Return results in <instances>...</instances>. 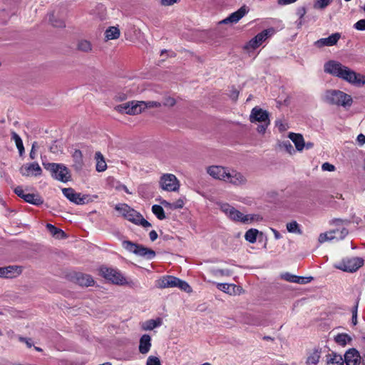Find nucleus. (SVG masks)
<instances>
[{
  "mask_svg": "<svg viewBox=\"0 0 365 365\" xmlns=\"http://www.w3.org/2000/svg\"><path fill=\"white\" fill-rule=\"evenodd\" d=\"M287 230L289 232L302 234V230L299 228V224L297 221H292L287 224Z\"/></svg>",
  "mask_w": 365,
  "mask_h": 365,
  "instance_id": "obj_39",
  "label": "nucleus"
},
{
  "mask_svg": "<svg viewBox=\"0 0 365 365\" xmlns=\"http://www.w3.org/2000/svg\"><path fill=\"white\" fill-rule=\"evenodd\" d=\"M333 0H317L314 4L315 9H323L329 6Z\"/></svg>",
  "mask_w": 365,
  "mask_h": 365,
  "instance_id": "obj_41",
  "label": "nucleus"
},
{
  "mask_svg": "<svg viewBox=\"0 0 365 365\" xmlns=\"http://www.w3.org/2000/svg\"><path fill=\"white\" fill-rule=\"evenodd\" d=\"M340 38L341 34L339 33H334L327 38H322L317 40L314 44L318 48H322L324 46H332L336 44Z\"/></svg>",
  "mask_w": 365,
  "mask_h": 365,
  "instance_id": "obj_20",
  "label": "nucleus"
},
{
  "mask_svg": "<svg viewBox=\"0 0 365 365\" xmlns=\"http://www.w3.org/2000/svg\"><path fill=\"white\" fill-rule=\"evenodd\" d=\"M258 233L259 231L257 229H250L245 232V239L250 243H255Z\"/></svg>",
  "mask_w": 365,
  "mask_h": 365,
  "instance_id": "obj_36",
  "label": "nucleus"
},
{
  "mask_svg": "<svg viewBox=\"0 0 365 365\" xmlns=\"http://www.w3.org/2000/svg\"><path fill=\"white\" fill-rule=\"evenodd\" d=\"M123 247L127 251L132 252L138 256L151 259L155 257V252L149 248L143 247L141 245L134 243L129 240H124L122 242Z\"/></svg>",
  "mask_w": 365,
  "mask_h": 365,
  "instance_id": "obj_6",
  "label": "nucleus"
},
{
  "mask_svg": "<svg viewBox=\"0 0 365 365\" xmlns=\"http://www.w3.org/2000/svg\"><path fill=\"white\" fill-rule=\"evenodd\" d=\"M77 48L78 51L89 53L92 51V44L91 43L86 39H81L77 43Z\"/></svg>",
  "mask_w": 365,
  "mask_h": 365,
  "instance_id": "obj_28",
  "label": "nucleus"
},
{
  "mask_svg": "<svg viewBox=\"0 0 365 365\" xmlns=\"http://www.w3.org/2000/svg\"><path fill=\"white\" fill-rule=\"evenodd\" d=\"M324 71L340 78L349 83L361 86V74L357 73L349 68L335 61H329L324 64Z\"/></svg>",
  "mask_w": 365,
  "mask_h": 365,
  "instance_id": "obj_1",
  "label": "nucleus"
},
{
  "mask_svg": "<svg viewBox=\"0 0 365 365\" xmlns=\"http://www.w3.org/2000/svg\"><path fill=\"white\" fill-rule=\"evenodd\" d=\"M364 259L361 257H351L344 259L336 267L344 272H354L364 264Z\"/></svg>",
  "mask_w": 365,
  "mask_h": 365,
  "instance_id": "obj_8",
  "label": "nucleus"
},
{
  "mask_svg": "<svg viewBox=\"0 0 365 365\" xmlns=\"http://www.w3.org/2000/svg\"><path fill=\"white\" fill-rule=\"evenodd\" d=\"M26 202L31 203L35 205H41L43 201L42 198L37 194L29 193L24 196V199Z\"/></svg>",
  "mask_w": 365,
  "mask_h": 365,
  "instance_id": "obj_29",
  "label": "nucleus"
},
{
  "mask_svg": "<svg viewBox=\"0 0 365 365\" xmlns=\"http://www.w3.org/2000/svg\"><path fill=\"white\" fill-rule=\"evenodd\" d=\"M282 278L285 279L287 282H294L296 281V279H297V276L293 275L289 273H286L282 275Z\"/></svg>",
  "mask_w": 365,
  "mask_h": 365,
  "instance_id": "obj_55",
  "label": "nucleus"
},
{
  "mask_svg": "<svg viewBox=\"0 0 365 365\" xmlns=\"http://www.w3.org/2000/svg\"><path fill=\"white\" fill-rule=\"evenodd\" d=\"M149 237L152 242L155 241L158 238V234L155 230H152L149 233Z\"/></svg>",
  "mask_w": 365,
  "mask_h": 365,
  "instance_id": "obj_63",
  "label": "nucleus"
},
{
  "mask_svg": "<svg viewBox=\"0 0 365 365\" xmlns=\"http://www.w3.org/2000/svg\"><path fill=\"white\" fill-rule=\"evenodd\" d=\"M43 168L51 173L54 179L66 182L71 180V175L68 168L61 163H43Z\"/></svg>",
  "mask_w": 365,
  "mask_h": 365,
  "instance_id": "obj_3",
  "label": "nucleus"
},
{
  "mask_svg": "<svg viewBox=\"0 0 365 365\" xmlns=\"http://www.w3.org/2000/svg\"><path fill=\"white\" fill-rule=\"evenodd\" d=\"M101 274L113 284L123 285L127 284L126 279L116 269L103 266L100 268Z\"/></svg>",
  "mask_w": 365,
  "mask_h": 365,
  "instance_id": "obj_7",
  "label": "nucleus"
},
{
  "mask_svg": "<svg viewBox=\"0 0 365 365\" xmlns=\"http://www.w3.org/2000/svg\"><path fill=\"white\" fill-rule=\"evenodd\" d=\"M217 287L225 293L232 294L235 293L236 286L234 284L218 283Z\"/></svg>",
  "mask_w": 365,
  "mask_h": 365,
  "instance_id": "obj_31",
  "label": "nucleus"
},
{
  "mask_svg": "<svg viewBox=\"0 0 365 365\" xmlns=\"http://www.w3.org/2000/svg\"><path fill=\"white\" fill-rule=\"evenodd\" d=\"M11 138L14 140L20 155H22L24 152V147L21 137L16 132L13 131L11 132Z\"/></svg>",
  "mask_w": 365,
  "mask_h": 365,
  "instance_id": "obj_35",
  "label": "nucleus"
},
{
  "mask_svg": "<svg viewBox=\"0 0 365 365\" xmlns=\"http://www.w3.org/2000/svg\"><path fill=\"white\" fill-rule=\"evenodd\" d=\"M152 212L158 217V219L160 220L165 219V212L162 206L158 205H153Z\"/></svg>",
  "mask_w": 365,
  "mask_h": 365,
  "instance_id": "obj_38",
  "label": "nucleus"
},
{
  "mask_svg": "<svg viewBox=\"0 0 365 365\" xmlns=\"http://www.w3.org/2000/svg\"><path fill=\"white\" fill-rule=\"evenodd\" d=\"M250 120L251 123L267 122V123H270L269 114L267 110L256 106L251 110V113L250 115Z\"/></svg>",
  "mask_w": 365,
  "mask_h": 365,
  "instance_id": "obj_13",
  "label": "nucleus"
},
{
  "mask_svg": "<svg viewBox=\"0 0 365 365\" xmlns=\"http://www.w3.org/2000/svg\"><path fill=\"white\" fill-rule=\"evenodd\" d=\"M327 365H344V361L341 356L334 355L328 361Z\"/></svg>",
  "mask_w": 365,
  "mask_h": 365,
  "instance_id": "obj_42",
  "label": "nucleus"
},
{
  "mask_svg": "<svg viewBox=\"0 0 365 365\" xmlns=\"http://www.w3.org/2000/svg\"><path fill=\"white\" fill-rule=\"evenodd\" d=\"M139 108L138 101H130L115 106V110L121 113L137 115L140 113Z\"/></svg>",
  "mask_w": 365,
  "mask_h": 365,
  "instance_id": "obj_14",
  "label": "nucleus"
},
{
  "mask_svg": "<svg viewBox=\"0 0 365 365\" xmlns=\"http://www.w3.org/2000/svg\"><path fill=\"white\" fill-rule=\"evenodd\" d=\"M289 138L294 143L297 151H302L304 148L305 142L302 135L299 133H289Z\"/></svg>",
  "mask_w": 365,
  "mask_h": 365,
  "instance_id": "obj_22",
  "label": "nucleus"
},
{
  "mask_svg": "<svg viewBox=\"0 0 365 365\" xmlns=\"http://www.w3.org/2000/svg\"><path fill=\"white\" fill-rule=\"evenodd\" d=\"M156 286L160 289L178 287L182 291L189 292L190 285L185 281L171 275L164 276L156 281Z\"/></svg>",
  "mask_w": 365,
  "mask_h": 365,
  "instance_id": "obj_5",
  "label": "nucleus"
},
{
  "mask_svg": "<svg viewBox=\"0 0 365 365\" xmlns=\"http://www.w3.org/2000/svg\"><path fill=\"white\" fill-rule=\"evenodd\" d=\"M357 309L358 304H356L352 309L351 323L354 326L356 325L357 324Z\"/></svg>",
  "mask_w": 365,
  "mask_h": 365,
  "instance_id": "obj_53",
  "label": "nucleus"
},
{
  "mask_svg": "<svg viewBox=\"0 0 365 365\" xmlns=\"http://www.w3.org/2000/svg\"><path fill=\"white\" fill-rule=\"evenodd\" d=\"M62 192L67 199L76 205H84L88 202L87 195H82L81 193L75 192L73 188H63Z\"/></svg>",
  "mask_w": 365,
  "mask_h": 365,
  "instance_id": "obj_12",
  "label": "nucleus"
},
{
  "mask_svg": "<svg viewBox=\"0 0 365 365\" xmlns=\"http://www.w3.org/2000/svg\"><path fill=\"white\" fill-rule=\"evenodd\" d=\"M322 170L324 171H329V172H331V171H334L335 170V167L334 165L332 164H330L329 163H324L322 164Z\"/></svg>",
  "mask_w": 365,
  "mask_h": 365,
  "instance_id": "obj_56",
  "label": "nucleus"
},
{
  "mask_svg": "<svg viewBox=\"0 0 365 365\" xmlns=\"http://www.w3.org/2000/svg\"><path fill=\"white\" fill-rule=\"evenodd\" d=\"M76 280L77 284L84 287L91 286L94 283L93 278L90 275L83 273L76 274Z\"/></svg>",
  "mask_w": 365,
  "mask_h": 365,
  "instance_id": "obj_24",
  "label": "nucleus"
},
{
  "mask_svg": "<svg viewBox=\"0 0 365 365\" xmlns=\"http://www.w3.org/2000/svg\"><path fill=\"white\" fill-rule=\"evenodd\" d=\"M238 96H239V91L236 89L232 90L230 93V97L233 101H237V99L238 98Z\"/></svg>",
  "mask_w": 365,
  "mask_h": 365,
  "instance_id": "obj_60",
  "label": "nucleus"
},
{
  "mask_svg": "<svg viewBox=\"0 0 365 365\" xmlns=\"http://www.w3.org/2000/svg\"><path fill=\"white\" fill-rule=\"evenodd\" d=\"M307 13V9L305 6H300L297 9L296 14L299 19H303Z\"/></svg>",
  "mask_w": 365,
  "mask_h": 365,
  "instance_id": "obj_54",
  "label": "nucleus"
},
{
  "mask_svg": "<svg viewBox=\"0 0 365 365\" xmlns=\"http://www.w3.org/2000/svg\"><path fill=\"white\" fill-rule=\"evenodd\" d=\"M357 140L360 145L365 143V136L363 134H359L357 136Z\"/></svg>",
  "mask_w": 365,
  "mask_h": 365,
  "instance_id": "obj_64",
  "label": "nucleus"
},
{
  "mask_svg": "<svg viewBox=\"0 0 365 365\" xmlns=\"http://www.w3.org/2000/svg\"><path fill=\"white\" fill-rule=\"evenodd\" d=\"M146 365H161L158 357L150 356L146 361Z\"/></svg>",
  "mask_w": 365,
  "mask_h": 365,
  "instance_id": "obj_44",
  "label": "nucleus"
},
{
  "mask_svg": "<svg viewBox=\"0 0 365 365\" xmlns=\"http://www.w3.org/2000/svg\"><path fill=\"white\" fill-rule=\"evenodd\" d=\"M262 124L258 125L257 130L259 133H264L267 127L270 123H267V122L261 123Z\"/></svg>",
  "mask_w": 365,
  "mask_h": 365,
  "instance_id": "obj_57",
  "label": "nucleus"
},
{
  "mask_svg": "<svg viewBox=\"0 0 365 365\" xmlns=\"http://www.w3.org/2000/svg\"><path fill=\"white\" fill-rule=\"evenodd\" d=\"M348 235L347 229L343 227L341 230L336 229L331 230L328 232L322 233L319 235L318 240L319 243H324L327 241L332 240H343Z\"/></svg>",
  "mask_w": 365,
  "mask_h": 365,
  "instance_id": "obj_11",
  "label": "nucleus"
},
{
  "mask_svg": "<svg viewBox=\"0 0 365 365\" xmlns=\"http://www.w3.org/2000/svg\"><path fill=\"white\" fill-rule=\"evenodd\" d=\"M120 30L115 26H110L105 31L106 41L117 39L120 37Z\"/></svg>",
  "mask_w": 365,
  "mask_h": 365,
  "instance_id": "obj_26",
  "label": "nucleus"
},
{
  "mask_svg": "<svg viewBox=\"0 0 365 365\" xmlns=\"http://www.w3.org/2000/svg\"><path fill=\"white\" fill-rule=\"evenodd\" d=\"M228 169L220 165H212L207 168V173L212 178L224 181L226 180Z\"/></svg>",
  "mask_w": 365,
  "mask_h": 365,
  "instance_id": "obj_16",
  "label": "nucleus"
},
{
  "mask_svg": "<svg viewBox=\"0 0 365 365\" xmlns=\"http://www.w3.org/2000/svg\"><path fill=\"white\" fill-rule=\"evenodd\" d=\"M74 166L78 169L81 168L83 164V154L80 150H75L72 154Z\"/></svg>",
  "mask_w": 365,
  "mask_h": 365,
  "instance_id": "obj_34",
  "label": "nucleus"
},
{
  "mask_svg": "<svg viewBox=\"0 0 365 365\" xmlns=\"http://www.w3.org/2000/svg\"><path fill=\"white\" fill-rule=\"evenodd\" d=\"M220 209L229 218L236 222L248 223L255 220H258L259 218V216L255 215H244L227 203L222 204L220 205Z\"/></svg>",
  "mask_w": 365,
  "mask_h": 365,
  "instance_id": "obj_4",
  "label": "nucleus"
},
{
  "mask_svg": "<svg viewBox=\"0 0 365 365\" xmlns=\"http://www.w3.org/2000/svg\"><path fill=\"white\" fill-rule=\"evenodd\" d=\"M334 340L338 344L341 346H345L347 344H349L351 341L352 339L347 334L342 333L337 334L335 336Z\"/></svg>",
  "mask_w": 365,
  "mask_h": 365,
  "instance_id": "obj_33",
  "label": "nucleus"
},
{
  "mask_svg": "<svg viewBox=\"0 0 365 365\" xmlns=\"http://www.w3.org/2000/svg\"><path fill=\"white\" fill-rule=\"evenodd\" d=\"M151 347V337L148 334H143L140 339L139 351L143 354L149 352Z\"/></svg>",
  "mask_w": 365,
  "mask_h": 365,
  "instance_id": "obj_23",
  "label": "nucleus"
},
{
  "mask_svg": "<svg viewBox=\"0 0 365 365\" xmlns=\"http://www.w3.org/2000/svg\"><path fill=\"white\" fill-rule=\"evenodd\" d=\"M160 187L163 190L172 192L179 189L180 183L175 175L170 173L163 174L159 180Z\"/></svg>",
  "mask_w": 365,
  "mask_h": 365,
  "instance_id": "obj_9",
  "label": "nucleus"
},
{
  "mask_svg": "<svg viewBox=\"0 0 365 365\" xmlns=\"http://www.w3.org/2000/svg\"><path fill=\"white\" fill-rule=\"evenodd\" d=\"M48 21L55 27H65L64 21L55 19L54 13L51 12L48 14Z\"/></svg>",
  "mask_w": 365,
  "mask_h": 365,
  "instance_id": "obj_40",
  "label": "nucleus"
},
{
  "mask_svg": "<svg viewBox=\"0 0 365 365\" xmlns=\"http://www.w3.org/2000/svg\"><path fill=\"white\" fill-rule=\"evenodd\" d=\"M321 99L323 102L331 105L349 108L353 103L351 96L341 91L336 89H329L322 95Z\"/></svg>",
  "mask_w": 365,
  "mask_h": 365,
  "instance_id": "obj_2",
  "label": "nucleus"
},
{
  "mask_svg": "<svg viewBox=\"0 0 365 365\" xmlns=\"http://www.w3.org/2000/svg\"><path fill=\"white\" fill-rule=\"evenodd\" d=\"M46 227H47L48 230L50 232V233L53 237H55L58 239L63 238L66 236L65 232L63 230L56 227L54 225H53L51 224H47Z\"/></svg>",
  "mask_w": 365,
  "mask_h": 365,
  "instance_id": "obj_32",
  "label": "nucleus"
},
{
  "mask_svg": "<svg viewBox=\"0 0 365 365\" xmlns=\"http://www.w3.org/2000/svg\"><path fill=\"white\" fill-rule=\"evenodd\" d=\"M227 176H226V180L225 182L231 183L234 185H241L245 184L247 179L240 172L236 170H228Z\"/></svg>",
  "mask_w": 365,
  "mask_h": 365,
  "instance_id": "obj_17",
  "label": "nucleus"
},
{
  "mask_svg": "<svg viewBox=\"0 0 365 365\" xmlns=\"http://www.w3.org/2000/svg\"><path fill=\"white\" fill-rule=\"evenodd\" d=\"M14 192L20 197L24 199V196L26 195V194L24 193V190L21 187L18 186L14 189Z\"/></svg>",
  "mask_w": 365,
  "mask_h": 365,
  "instance_id": "obj_59",
  "label": "nucleus"
},
{
  "mask_svg": "<svg viewBox=\"0 0 365 365\" xmlns=\"http://www.w3.org/2000/svg\"><path fill=\"white\" fill-rule=\"evenodd\" d=\"M163 103L165 106L172 107L175 106V104L176 103V101L173 97L166 96L164 98Z\"/></svg>",
  "mask_w": 365,
  "mask_h": 365,
  "instance_id": "obj_46",
  "label": "nucleus"
},
{
  "mask_svg": "<svg viewBox=\"0 0 365 365\" xmlns=\"http://www.w3.org/2000/svg\"><path fill=\"white\" fill-rule=\"evenodd\" d=\"M95 160L96 162V169L98 172H103L107 169V164L103 154L98 151L95 154Z\"/></svg>",
  "mask_w": 365,
  "mask_h": 365,
  "instance_id": "obj_25",
  "label": "nucleus"
},
{
  "mask_svg": "<svg viewBox=\"0 0 365 365\" xmlns=\"http://www.w3.org/2000/svg\"><path fill=\"white\" fill-rule=\"evenodd\" d=\"M115 209L122 215L125 218L129 212H133V209L126 204L116 205Z\"/></svg>",
  "mask_w": 365,
  "mask_h": 365,
  "instance_id": "obj_37",
  "label": "nucleus"
},
{
  "mask_svg": "<svg viewBox=\"0 0 365 365\" xmlns=\"http://www.w3.org/2000/svg\"><path fill=\"white\" fill-rule=\"evenodd\" d=\"M282 146L288 153L292 155L295 153V150L289 141L284 142Z\"/></svg>",
  "mask_w": 365,
  "mask_h": 365,
  "instance_id": "obj_50",
  "label": "nucleus"
},
{
  "mask_svg": "<svg viewBox=\"0 0 365 365\" xmlns=\"http://www.w3.org/2000/svg\"><path fill=\"white\" fill-rule=\"evenodd\" d=\"M139 108H140V113L143 111L146 108H160L161 106V103L155 101H138Z\"/></svg>",
  "mask_w": 365,
  "mask_h": 365,
  "instance_id": "obj_30",
  "label": "nucleus"
},
{
  "mask_svg": "<svg viewBox=\"0 0 365 365\" xmlns=\"http://www.w3.org/2000/svg\"><path fill=\"white\" fill-rule=\"evenodd\" d=\"M250 9L246 5L241 6L237 11L232 13L229 16L222 21V24H236L245 16Z\"/></svg>",
  "mask_w": 365,
  "mask_h": 365,
  "instance_id": "obj_18",
  "label": "nucleus"
},
{
  "mask_svg": "<svg viewBox=\"0 0 365 365\" xmlns=\"http://www.w3.org/2000/svg\"><path fill=\"white\" fill-rule=\"evenodd\" d=\"M161 324L162 320L160 319H150L142 324V329L145 331L153 330V329L160 327Z\"/></svg>",
  "mask_w": 365,
  "mask_h": 365,
  "instance_id": "obj_27",
  "label": "nucleus"
},
{
  "mask_svg": "<svg viewBox=\"0 0 365 365\" xmlns=\"http://www.w3.org/2000/svg\"><path fill=\"white\" fill-rule=\"evenodd\" d=\"M361 356L355 349H349L344 354V362L346 365H361Z\"/></svg>",
  "mask_w": 365,
  "mask_h": 365,
  "instance_id": "obj_19",
  "label": "nucleus"
},
{
  "mask_svg": "<svg viewBox=\"0 0 365 365\" xmlns=\"http://www.w3.org/2000/svg\"><path fill=\"white\" fill-rule=\"evenodd\" d=\"M180 0H159L161 6H170L174 4L178 3Z\"/></svg>",
  "mask_w": 365,
  "mask_h": 365,
  "instance_id": "obj_52",
  "label": "nucleus"
},
{
  "mask_svg": "<svg viewBox=\"0 0 365 365\" xmlns=\"http://www.w3.org/2000/svg\"><path fill=\"white\" fill-rule=\"evenodd\" d=\"M313 279L312 277H299L297 276V279H296V281H294V283H298L301 284H304L310 282Z\"/></svg>",
  "mask_w": 365,
  "mask_h": 365,
  "instance_id": "obj_47",
  "label": "nucleus"
},
{
  "mask_svg": "<svg viewBox=\"0 0 365 365\" xmlns=\"http://www.w3.org/2000/svg\"><path fill=\"white\" fill-rule=\"evenodd\" d=\"M160 204L164 206L165 207H167V208H170V209H172L173 210V203H170L165 200H163L160 201Z\"/></svg>",
  "mask_w": 365,
  "mask_h": 365,
  "instance_id": "obj_62",
  "label": "nucleus"
},
{
  "mask_svg": "<svg viewBox=\"0 0 365 365\" xmlns=\"http://www.w3.org/2000/svg\"><path fill=\"white\" fill-rule=\"evenodd\" d=\"M20 173L23 176L31 177V176H40L42 173V170L37 163H26L23 165L19 169Z\"/></svg>",
  "mask_w": 365,
  "mask_h": 365,
  "instance_id": "obj_15",
  "label": "nucleus"
},
{
  "mask_svg": "<svg viewBox=\"0 0 365 365\" xmlns=\"http://www.w3.org/2000/svg\"><path fill=\"white\" fill-rule=\"evenodd\" d=\"M19 341H22V342H25L29 348H31L33 345L32 343L31 342L30 339L22 337V336L19 337Z\"/></svg>",
  "mask_w": 365,
  "mask_h": 365,
  "instance_id": "obj_61",
  "label": "nucleus"
},
{
  "mask_svg": "<svg viewBox=\"0 0 365 365\" xmlns=\"http://www.w3.org/2000/svg\"><path fill=\"white\" fill-rule=\"evenodd\" d=\"M354 28L358 31H365V19L356 22L354 24Z\"/></svg>",
  "mask_w": 365,
  "mask_h": 365,
  "instance_id": "obj_49",
  "label": "nucleus"
},
{
  "mask_svg": "<svg viewBox=\"0 0 365 365\" xmlns=\"http://www.w3.org/2000/svg\"><path fill=\"white\" fill-rule=\"evenodd\" d=\"M21 267L16 265L0 267V277L12 278L21 273Z\"/></svg>",
  "mask_w": 365,
  "mask_h": 365,
  "instance_id": "obj_21",
  "label": "nucleus"
},
{
  "mask_svg": "<svg viewBox=\"0 0 365 365\" xmlns=\"http://www.w3.org/2000/svg\"><path fill=\"white\" fill-rule=\"evenodd\" d=\"M128 97V92H118L115 96V98L118 101H123L126 100Z\"/></svg>",
  "mask_w": 365,
  "mask_h": 365,
  "instance_id": "obj_51",
  "label": "nucleus"
},
{
  "mask_svg": "<svg viewBox=\"0 0 365 365\" xmlns=\"http://www.w3.org/2000/svg\"><path fill=\"white\" fill-rule=\"evenodd\" d=\"M135 225H141L143 227H149L151 226V224L145 219H144L141 215L138 217Z\"/></svg>",
  "mask_w": 365,
  "mask_h": 365,
  "instance_id": "obj_48",
  "label": "nucleus"
},
{
  "mask_svg": "<svg viewBox=\"0 0 365 365\" xmlns=\"http://www.w3.org/2000/svg\"><path fill=\"white\" fill-rule=\"evenodd\" d=\"M319 356L317 354H314L307 358V363L308 365H316L319 361Z\"/></svg>",
  "mask_w": 365,
  "mask_h": 365,
  "instance_id": "obj_45",
  "label": "nucleus"
},
{
  "mask_svg": "<svg viewBox=\"0 0 365 365\" xmlns=\"http://www.w3.org/2000/svg\"><path fill=\"white\" fill-rule=\"evenodd\" d=\"M140 215V213L137 212L133 209V212H129L126 216L125 219L136 224L138 217Z\"/></svg>",
  "mask_w": 365,
  "mask_h": 365,
  "instance_id": "obj_43",
  "label": "nucleus"
},
{
  "mask_svg": "<svg viewBox=\"0 0 365 365\" xmlns=\"http://www.w3.org/2000/svg\"><path fill=\"white\" fill-rule=\"evenodd\" d=\"M184 206V201L182 199H179L175 202H173V210L182 208Z\"/></svg>",
  "mask_w": 365,
  "mask_h": 365,
  "instance_id": "obj_58",
  "label": "nucleus"
},
{
  "mask_svg": "<svg viewBox=\"0 0 365 365\" xmlns=\"http://www.w3.org/2000/svg\"><path fill=\"white\" fill-rule=\"evenodd\" d=\"M273 33L274 29L272 28L263 30L262 32L257 34L254 38H252L245 46V48L246 49H255L258 48Z\"/></svg>",
  "mask_w": 365,
  "mask_h": 365,
  "instance_id": "obj_10",
  "label": "nucleus"
}]
</instances>
